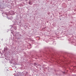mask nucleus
<instances>
[{
    "label": "nucleus",
    "instance_id": "f257e3e1",
    "mask_svg": "<svg viewBox=\"0 0 76 76\" xmlns=\"http://www.w3.org/2000/svg\"><path fill=\"white\" fill-rule=\"evenodd\" d=\"M29 4H32V3H31V1H30L29 2Z\"/></svg>",
    "mask_w": 76,
    "mask_h": 76
},
{
    "label": "nucleus",
    "instance_id": "f03ea898",
    "mask_svg": "<svg viewBox=\"0 0 76 76\" xmlns=\"http://www.w3.org/2000/svg\"><path fill=\"white\" fill-rule=\"evenodd\" d=\"M60 20H61V19H60Z\"/></svg>",
    "mask_w": 76,
    "mask_h": 76
}]
</instances>
